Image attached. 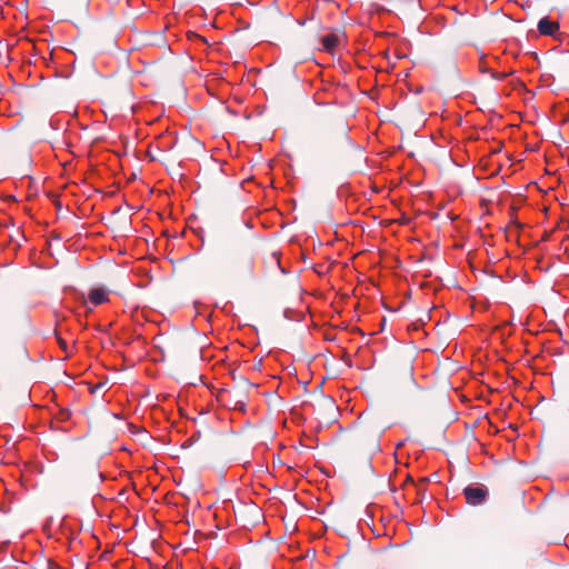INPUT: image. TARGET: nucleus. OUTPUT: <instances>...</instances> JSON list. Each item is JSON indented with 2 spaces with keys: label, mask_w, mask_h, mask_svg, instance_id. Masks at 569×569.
Instances as JSON below:
<instances>
[{
  "label": "nucleus",
  "mask_w": 569,
  "mask_h": 569,
  "mask_svg": "<svg viewBox=\"0 0 569 569\" xmlns=\"http://www.w3.org/2000/svg\"><path fill=\"white\" fill-rule=\"evenodd\" d=\"M479 68H480L481 72H489L488 67L486 66V63L482 60L480 61V67Z\"/></svg>",
  "instance_id": "nucleus-14"
},
{
  "label": "nucleus",
  "mask_w": 569,
  "mask_h": 569,
  "mask_svg": "<svg viewBox=\"0 0 569 569\" xmlns=\"http://www.w3.org/2000/svg\"><path fill=\"white\" fill-rule=\"evenodd\" d=\"M427 481H428V479H427V478H423V479H421V480H420V482H421L422 485H426V482H427Z\"/></svg>",
  "instance_id": "nucleus-21"
},
{
  "label": "nucleus",
  "mask_w": 569,
  "mask_h": 569,
  "mask_svg": "<svg viewBox=\"0 0 569 569\" xmlns=\"http://www.w3.org/2000/svg\"><path fill=\"white\" fill-rule=\"evenodd\" d=\"M251 268H252V259L250 257H248L243 261V271L247 273H250Z\"/></svg>",
  "instance_id": "nucleus-12"
},
{
  "label": "nucleus",
  "mask_w": 569,
  "mask_h": 569,
  "mask_svg": "<svg viewBox=\"0 0 569 569\" xmlns=\"http://www.w3.org/2000/svg\"><path fill=\"white\" fill-rule=\"evenodd\" d=\"M148 156L150 157V159L153 161V160H157V157L154 154H151V150H148Z\"/></svg>",
  "instance_id": "nucleus-19"
},
{
  "label": "nucleus",
  "mask_w": 569,
  "mask_h": 569,
  "mask_svg": "<svg viewBox=\"0 0 569 569\" xmlns=\"http://www.w3.org/2000/svg\"><path fill=\"white\" fill-rule=\"evenodd\" d=\"M463 495L467 503L471 506H480L487 500L488 489L478 486H467L463 489Z\"/></svg>",
  "instance_id": "nucleus-3"
},
{
  "label": "nucleus",
  "mask_w": 569,
  "mask_h": 569,
  "mask_svg": "<svg viewBox=\"0 0 569 569\" xmlns=\"http://www.w3.org/2000/svg\"><path fill=\"white\" fill-rule=\"evenodd\" d=\"M144 46L166 48L167 40L162 32H147L141 39Z\"/></svg>",
  "instance_id": "nucleus-4"
},
{
  "label": "nucleus",
  "mask_w": 569,
  "mask_h": 569,
  "mask_svg": "<svg viewBox=\"0 0 569 569\" xmlns=\"http://www.w3.org/2000/svg\"><path fill=\"white\" fill-rule=\"evenodd\" d=\"M513 71H510V72H491V77L496 80H503L506 79L509 74H512Z\"/></svg>",
  "instance_id": "nucleus-11"
},
{
  "label": "nucleus",
  "mask_w": 569,
  "mask_h": 569,
  "mask_svg": "<svg viewBox=\"0 0 569 569\" xmlns=\"http://www.w3.org/2000/svg\"><path fill=\"white\" fill-rule=\"evenodd\" d=\"M49 569H61V567L52 561H49Z\"/></svg>",
  "instance_id": "nucleus-16"
},
{
  "label": "nucleus",
  "mask_w": 569,
  "mask_h": 569,
  "mask_svg": "<svg viewBox=\"0 0 569 569\" xmlns=\"http://www.w3.org/2000/svg\"><path fill=\"white\" fill-rule=\"evenodd\" d=\"M227 400H230L233 405V409L243 411L247 401V395L243 390H236L233 392H227Z\"/></svg>",
  "instance_id": "nucleus-5"
},
{
  "label": "nucleus",
  "mask_w": 569,
  "mask_h": 569,
  "mask_svg": "<svg viewBox=\"0 0 569 569\" xmlns=\"http://www.w3.org/2000/svg\"><path fill=\"white\" fill-rule=\"evenodd\" d=\"M89 300L93 306H98L107 302L109 299L107 292L102 288H94L89 293Z\"/></svg>",
  "instance_id": "nucleus-7"
},
{
  "label": "nucleus",
  "mask_w": 569,
  "mask_h": 569,
  "mask_svg": "<svg viewBox=\"0 0 569 569\" xmlns=\"http://www.w3.org/2000/svg\"><path fill=\"white\" fill-rule=\"evenodd\" d=\"M2 322L4 326L18 329L28 327L30 323L29 315L23 307L8 306L2 313Z\"/></svg>",
  "instance_id": "nucleus-2"
},
{
  "label": "nucleus",
  "mask_w": 569,
  "mask_h": 569,
  "mask_svg": "<svg viewBox=\"0 0 569 569\" xmlns=\"http://www.w3.org/2000/svg\"><path fill=\"white\" fill-rule=\"evenodd\" d=\"M241 383H242V386H243L244 388H249V387H251V386H252V383H251V382H249V381H248L247 379H244V378H242V379H241Z\"/></svg>",
  "instance_id": "nucleus-15"
},
{
  "label": "nucleus",
  "mask_w": 569,
  "mask_h": 569,
  "mask_svg": "<svg viewBox=\"0 0 569 569\" xmlns=\"http://www.w3.org/2000/svg\"><path fill=\"white\" fill-rule=\"evenodd\" d=\"M273 259L276 260V262L279 264V258L276 253L272 254Z\"/></svg>",
  "instance_id": "nucleus-20"
},
{
  "label": "nucleus",
  "mask_w": 569,
  "mask_h": 569,
  "mask_svg": "<svg viewBox=\"0 0 569 569\" xmlns=\"http://www.w3.org/2000/svg\"><path fill=\"white\" fill-rule=\"evenodd\" d=\"M54 337L57 339V342L59 345V347L67 353L69 355V348H68V345L67 342L60 337L59 332L56 330L54 331Z\"/></svg>",
  "instance_id": "nucleus-10"
},
{
  "label": "nucleus",
  "mask_w": 569,
  "mask_h": 569,
  "mask_svg": "<svg viewBox=\"0 0 569 569\" xmlns=\"http://www.w3.org/2000/svg\"><path fill=\"white\" fill-rule=\"evenodd\" d=\"M321 42L326 51L332 52L339 43V36L329 33L321 39Z\"/></svg>",
  "instance_id": "nucleus-8"
},
{
  "label": "nucleus",
  "mask_w": 569,
  "mask_h": 569,
  "mask_svg": "<svg viewBox=\"0 0 569 569\" xmlns=\"http://www.w3.org/2000/svg\"><path fill=\"white\" fill-rule=\"evenodd\" d=\"M548 77L569 83V52L562 53L547 62Z\"/></svg>",
  "instance_id": "nucleus-1"
},
{
  "label": "nucleus",
  "mask_w": 569,
  "mask_h": 569,
  "mask_svg": "<svg viewBox=\"0 0 569 569\" xmlns=\"http://www.w3.org/2000/svg\"><path fill=\"white\" fill-rule=\"evenodd\" d=\"M362 433H363V432H358V433H356V435H355L356 440H361V439H362V436H363Z\"/></svg>",
  "instance_id": "nucleus-18"
},
{
  "label": "nucleus",
  "mask_w": 569,
  "mask_h": 569,
  "mask_svg": "<svg viewBox=\"0 0 569 569\" xmlns=\"http://www.w3.org/2000/svg\"><path fill=\"white\" fill-rule=\"evenodd\" d=\"M341 138H342L343 140H347V139H348V137H347V131H346V129H345V128H343V129H342V131H341Z\"/></svg>",
  "instance_id": "nucleus-17"
},
{
  "label": "nucleus",
  "mask_w": 569,
  "mask_h": 569,
  "mask_svg": "<svg viewBox=\"0 0 569 569\" xmlns=\"http://www.w3.org/2000/svg\"><path fill=\"white\" fill-rule=\"evenodd\" d=\"M326 405L329 407V409H330L331 411H335V410H336L335 403L332 402V400H331V399H327V400H326Z\"/></svg>",
  "instance_id": "nucleus-13"
},
{
  "label": "nucleus",
  "mask_w": 569,
  "mask_h": 569,
  "mask_svg": "<svg viewBox=\"0 0 569 569\" xmlns=\"http://www.w3.org/2000/svg\"><path fill=\"white\" fill-rule=\"evenodd\" d=\"M401 376H402L405 381L412 382V380H413V367H412L410 361H407L406 363H403L402 369H401Z\"/></svg>",
  "instance_id": "nucleus-9"
},
{
  "label": "nucleus",
  "mask_w": 569,
  "mask_h": 569,
  "mask_svg": "<svg viewBox=\"0 0 569 569\" xmlns=\"http://www.w3.org/2000/svg\"><path fill=\"white\" fill-rule=\"evenodd\" d=\"M559 29V23L549 20V18L545 17L538 22V31L543 36H555L556 31Z\"/></svg>",
  "instance_id": "nucleus-6"
}]
</instances>
